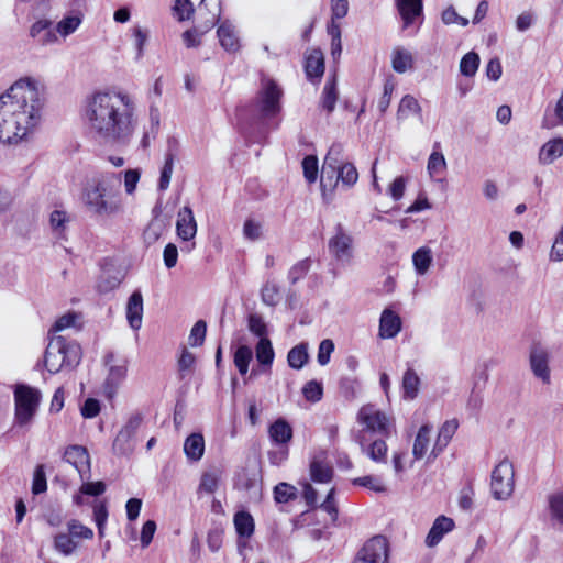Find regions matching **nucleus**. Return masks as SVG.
Listing matches in <instances>:
<instances>
[{"mask_svg": "<svg viewBox=\"0 0 563 563\" xmlns=\"http://www.w3.org/2000/svg\"><path fill=\"white\" fill-rule=\"evenodd\" d=\"M86 118L95 139L110 146L128 144L137 123L132 97L114 89L92 95L87 101Z\"/></svg>", "mask_w": 563, "mask_h": 563, "instance_id": "obj_1", "label": "nucleus"}, {"mask_svg": "<svg viewBox=\"0 0 563 563\" xmlns=\"http://www.w3.org/2000/svg\"><path fill=\"white\" fill-rule=\"evenodd\" d=\"M42 108L35 84L19 80L0 96V142H20L35 126Z\"/></svg>", "mask_w": 563, "mask_h": 563, "instance_id": "obj_2", "label": "nucleus"}, {"mask_svg": "<svg viewBox=\"0 0 563 563\" xmlns=\"http://www.w3.org/2000/svg\"><path fill=\"white\" fill-rule=\"evenodd\" d=\"M121 173H101L82 189V203L87 211L99 219H111L123 211Z\"/></svg>", "mask_w": 563, "mask_h": 563, "instance_id": "obj_3", "label": "nucleus"}, {"mask_svg": "<svg viewBox=\"0 0 563 563\" xmlns=\"http://www.w3.org/2000/svg\"><path fill=\"white\" fill-rule=\"evenodd\" d=\"M81 360V347L63 335L48 336V344L44 354L46 369L56 374L63 368H75Z\"/></svg>", "mask_w": 563, "mask_h": 563, "instance_id": "obj_4", "label": "nucleus"}, {"mask_svg": "<svg viewBox=\"0 0 563 563\" xmlns=\"http://www.w3.org/2000/svg\"><path fill=\"white\" fill-rule=\"evenodd\" d=\"M14 398L15 422L21 427L30 424L37 410L41 393L29 386H18Z\"/></svg>", "mask_w": 563, "mask_h": 563, "instance_id": "obj_5", "label": "nucleus"}, {"mask_svg": "<svg viewBox=\"0 0 563 563\" xmlns=\"http://www.w3.org/2000/svg\"><path fill=\"white\" fill-rule=\"evenodd\" d=\"M492 494L497 500H507L514 493L515 471L508 459L501 460L492 472Z\"/></svg>", "mask_w": 563, "mask_h": 563, "instance_id": "obj_6", "label": "nucleus"}, {"mask_svg": "<svg viewBox=\"0 0 563 563\" xmlns=\"http://www.w3.org/2000/svg\"><path fill=\"white\" fill-rule=\"evenodd\" d=\"M282 96L283 91L274 80L263 82L254 104L262 119L273 118L280 111Z\"/></svg>", "mask_w": 563, "mask_h": 563, "instance_id": "obj_7", "label": "nucleus"}, {"mask_svg": "<svg viewBox=\"0 0 563 563\" xmlns=\"http://www.w3.org/2000/svg\"><path fill=\"white\" fill-rule=\"evenodd\" d=\"M357 421L365 426L363 434L365 435V431L377 432L383 435L389 434V419L388 417L376 409L374 405H365L363 406L357 413Z\"/></svg>", "mask_w": 563, "mask_h": 563, "instance_id": "obj_8", "label": "nucleus"}, {"mask_svg": "<svg viewBox=\"0 0 563 563\" xmlns=\"http://www.w3.org/2000/svg\"><path fill=\"white\" fill-rule=\"evenodd\" d=\"M387 540L382 536H377L369 539L363 545L352 563H387Z\"/></svg>", "mask_w": 563, "mask_h": 563, "instance_id": "obj_9", "label": "nucleus"}, {"mask_svg": "<svg viewBox=\"0 0 563 563\" xmlns=\"http://www.w3.org/2000/svg\"><path fill=\"white\" fill-rule=\"evenodd\" d=\"M334 230V235L329 240V251L336 261L350 263L353 256V238L341 223H338Z\"/></svg>", "mask_w": 563, "mask_h": 563, "instance_id": "obj_10", "label": "nucleus"}, {"mask_svg": "<svg viewBox=\"0 0 563 563\" xmlns=\"http://www.w3.org/2000/svg\"><path fill=\"white\" fill-rule=\"evenodd\" d=\"M343 152V146L340 143H334L329 148L321 169L320 184L322 189L327 186L332 187L336 169L344 164Z\"/></svg>", "mask_w": 563, "mask_h": 563, "instance_id": "obj_11", "label": "nucleus"}, {"mask_svg": "<svg viewBox=\"0 0 563 563\" xmlns=\"http://www.w3.org/2000/svg\"><path fill=\"white\" fill-rule=\"evenodd\" d=\"M103 360L104 364L109 366V373L104 382V391L111 398L117 393L119 385L124 380L128 365L125 360L115 363L113 353L106 354Z\"/></svg>", "mask_w": 563, "mask_h": 563, "instance_id": "obj_12", "label": "nucleus"}, {"mask_svg": "<svg viewBox=\"0 0 563 563\" xmlns=\"http://www.w3.org/2000/svg\"><path fill=\"white\" fill-rule=\"evenodd\" d=\"M63 459L75 467L81 479L90 473V456L85 446L78 444L67 446Z\"/></svg>", "mask_w": 563, "mask_h": 563, "instance_id": "obj_13", "label": "nucleus"}, {"mask_svg": "<svg viewBox=\"0 0 563 563\" xmlns=\"http://www.w3.org/2000/svg\"><path fill=\"white\" fill-rule=\"evenodd\" d=\"M176 232L183 241H191L197 234V222L192 209L185 206L179 209L176 221Z\"/></svg>", "mask_w": 563, "mask_h": 563, "instance_id": "obj_14", "label": "nucleus"}, {"mask_svg": "<svg viewBox=\"0 0 563 563\" xmlns=\"http://www.w3.org/2000/svg\"><path fill=\"white\" fill-rule=\"evenodd\" d=\"M354 441L360 444L362 452L376 463H387V444L384 440H375L368 446L365 445V435L358 432L354 435Z\"/></svg>", "mask_w": 563, "mask_h": 563, "instance_id": "obj_15", "label": "nucleus"}, {"mask_svg": "<svg viewBox=\"0 0 563 563\" xmlns=\"http://www.w3.org/2000/svg\"><path fill=\"white\" fill-rule=\"evenodd\" d=\"M530 366L538 378L543 383H550V369L548 353L541 347H533L530 352Z\"/></svg>", "mask_w": 563, "mask_h": 563, "instance_id": "obj_16", "label": "nucleus"}, {"mask_svg": "<svg viewBox=\"0 0 563 563\" xmlns=\"http://www.w3.org/2000/svg\"><path fill=\"white\" fill-rule=\"evenodd\" d=\"M178 143L175 139H169L167 143V151L165 153L164 166L161 172L158 181L159 190H166L169 186L172 174L174 170V162L177 155Z\"/></svg>", "mask_w": 563, "mask_h": 563, "instance_id": "obj_17", "label": "nucleus"}, {"mask_svg": "<svg viewBox=\"0 0 563 563\" xmlns=\"http://www.w3.org/2000/svg\"><path fill=\"white\" fill-rule=\"evenodd\" d=\"M401 330L400 317L390 309L382 312L379 320V336L383 339L395 338Z\"/></svg>", "mask_w": 563, "mask_h": 563, "instance_id": "obj_18", "label": "nucleus"}, {"mask_svg": "<svg viewBox=\"0 0 563 563\" xmlns=\"http://www.w3.org/2000/svg\"><path fill=\"white\" fill-rule=\"evenodd\" d=\"M217 35L221 47L227 52L236 53L240 49V41L235 27L231 22H222L217 30Z\"/></svg>", "mask_w": 563, "mask_h": 563, "instance_id": "obj_19", "label": "nucleus"}, {"mask_svg": "<svg viewBox=\"0 0 563 563\" xmlns=\"http://www.w3.org/2000/svg\"><path fill=\"white\" fill-rule=\"evenodd\" d=\"M453 528H454L453 519L445 517V516L438 517L434 520L429 533L427 534L426 544L429 548L435 547L437 544L440 543V541L442 540L444 534L452 531Z\"/></svg>", "mask_w": 563, "mask_h": 563, "instance_id": "obj_20", "label": "nucleus"}, {"mask_svg": "<svg viewBox=\"0 0 563 563\" xmlns=\"http://www.w3.org/2000/svg\"><path fill=\"white\" fill-rule=\"evenodd\" d=\"M143 317V297L142 294L136 290L134 291L126 303V319L129 325L133 330H139L142 325Z\"/></svg>", "mask_w": 563, "mask_h": 563, "instance_id": "obj_21", "label": "nucleus"}, {"mask_svg": "<svg viewBox=\"0 0 563 563\" xmlns=\"http://www.w3.org/2000/svg\"><path fill=\"white\" fill-rule=\"evenodd\" d=\"M395 2L405 27H408L417 16L422 14V0H395Z\"/></svg>", "mask_w": 563, "mask_h": 563, "instance_id": "obj_22", "label": "nucleus"}, {"mask_svg": "<svg viewBox=\"0 0 563 563\" xmlns=\"http://www.w3.org/2000/svg\"><path fill=\"white\" fill-rule=\"evenodd\" d=\"M563 155V139L558 137L548 141L541 147L539 152V163L542 165H549L554 162L555 158Z\"/></svg>", "mask_w": 563, "mask_h": 563, "instance_id": "obj_23", "label": "nucleus"}, {"mask_svg": "<svg viewBox=\"0 0 563 563\" xmlns=\"http://www.w3.org/2000/svg\"><path fill=\"white\" fill-rule=\"evenodd\" d=\"M184 452L191 461H199L205 452V439L201 433H191L184 443Z\"/></svg>", "mask_w": 563, "mask_h": 563, "instance_id": "obj_24", "label": "nucleus"}, {"mask_svg": "<svg viewBox=\"0 0 563 563\" xmlns=\"http://www.w3.org/2000/svg\"><path fill=\"white\" fill-rule=\"evenodd\" d=\"M338 98H339V92H338V88H336V76L333 75L330 78H328V80L323 87V91H322V96H321L322 109H324L328 113H331L335 108Z\"/></svg>", "mask_w": 563, "mask_h": 563, "instance_id": "obj_25", "label": "nucleus"}, {"mask_svg": "<svg viewBox=\"0 0 563 563\" xmlns=\"http://www.w3.org/2000/svg\"><path fill=\"white\" fill-rule=\"evenodd\" d=\"M420 377L413 368H407L402 376L404 398L408 400L415 399L419 394Z\"/></svg>", "mask_w": 563, "mask_h": 563, "instance_id": "obj_26", "label": "nucleus"}, {"mask_svg": "<svg viewBox=\"0 0 563 563\" xmlns=\"http://www.w3.org/2000/svg\"><path fill=\"white\" fill-rule=\"evenodd\" d=\"M309 361L308 343L301 342L294 346L287 355L289 367L294 369H301Z\"/></svg>", "mask_w": 563, "mask_h": 563, "instance_id": "obj_27", "label": "nucleus"}, {"mask_svg": "<svg viewBox=\"0 0 563 563\" xmlns=\"http://www.w3.org/2000/svg\"><path fill=\"white\" fill-rule=\"evenodd\" d=\"M306 74L308 78H320L324 73V58L319 49H314L306 59Z\"/></svg>", "mask_w": 563, "mask_h": 563, "instance_id": "obj_28", "label": "nucleus"}, {"mask_svg": "<svg viewBox=\"0 0 563 563\" xmlns=\"http://www.w3.org/2000/svg\"><path fill=\"white\" fill-rule=\"evenodd\" d=\"M431 431L432 428L429 424H423L419 429L412 448V454L416 460H420L426 455L430 443Z\"/></svg>", "mask_w": 563, "mask_h": 563, "instance_id": "obj_29", "label": "nucleus"}, {"mask_svg": "<svg viewBox=\"0 0 563 563\" xmlns=\"http://www.w3.org/2000/svg\"><path fill=\"white\" fill-rule=\"evenodd\" d=\"M269 437L274 442L285 444L292 438V429L288 422L278 419L269 427Z\"/></svg>", "mask_w": 563, "mask_h": 563, "instance_id": "obj_30", "label": "nucleus"}, {"mask_svg": "<svg viewBox=\"0 0 563 563\" xmlns=\"http://www.w3.org/2000/svg\"><path fill=\"white\" fill-rule=\"evenodd\" d=\"M234 527L240 538L249 539L254 533V519L246 511L234 515Z\"/></svg>", "mask_w": 563, "mask_h": 563, "instance_id": "obj_31", "label": "nucleus"}, {"mask_svg": "<svg viewBox=\"0 0 563 563\" xmlns=\"http://www.w3.org/2000/svg\"><path fill=\"white\" fill-rule=\"evenodd\" d=\"M412 263L417 274L424 275L432 264V251L428 246L419 247L412 255Z\"/></svg>", "mask_w": 563, "mask_h": 563, "instance_id": "obj_32", "label": "nucleus"}, {"mask_svg": "<svg viewBox=\"0 0 563 563\" xmlns=\"http://www.w3.org/2000/svg\"><path fill=\"white\" fill-rule=\"evenodd\" d=\"M256 360L261 365L271 366L274 361V349L268 338H262L258 340L255 346Z\"/></svg>", "mask_w": 563, "mask_h": 563, "instance_id": "obj_33", "label": "nucleus"}, {"mask_svg": "<svg viewBox=\"0 0 563 563\" xmlns=\"http://www.w3.org/2000/svg\"><path fill=\"white\" fill-rule=\"evenodd\" d=\"M413 59L411 53L404 48H396L391 56V66L396 73L404 74L412 68Z\"/></svg>", "mask_w": 563, "mask_h": 563, "instance_id": "obj_34", "label": "nucleus"}, {"mask_svg": "<svg viewBox=\"0 0 563 563\" xmlns=\"http://www.w3.org/2000/svg\"><path fill=\"white\" fill-rule=\"evenodd\" d=\"M332 467L322 461L313 460L310 464V476L313 482L329 483L332 479Z\"/></svg>", "mask_w": 563, "mask_h": 563, "instance_id": "obj_35", "label": "nucleus"}, {"mask_svg": "<svg viewBox=\"0 0 563 563\" xmlns=\"http://www.w3.org/2000/svg\"><path fill=\"white\" fill-rule=\"evenodd\" d=\"M134 437L122 430L119 431L112 444L113 452L118 455L131 454L134 450Z\"/></svg>", "mask_w": 563, "mask_h": 563, "instance_id": "obj_36", "label": "nucleus"}, {"mask_svg": "<svg viewBox=\"0 0 563 563\" xmlns=\"http://www.w3.org/2000/svg\"><path fill=\"white\" fill-rule=\"evenodd\" d=\"M253 358V351L247 345H240L233 357V362L239 373L244 376L249 371V365Z\"/></svg>", "mask_w": 563, "mask_h": 563, "instance_id": "obj_37", "label": "nucleus"}, {"mask_svg": "<svg viewBox=\"0 0 563 563\" xmlns=\"http://www.w3.org/2000/svg\"><path fill=\"white\" fill-rule=\"evenodd\" d=\"M409 113L420 114L421 106L413 96L406 95L401 98L398 106L397 120H405Z\"/></svg>", "mask_w": 563, "mask_h": 563, "instance_id": "obj_38", "label": "nucleus"}, {"mask_svg": "<svg viewBox=\"0 0 563 563\" xmlns=\"http://www.w3.org/2000/svg\"><path fill=\"white\" fill-rule=\"evenodd\" d=\"M334 179H336V181H333L332 186L341 180L343 185L351 187L357 181L358 173L352 163H344L340 168L336 169Z\"/></svg>", "mask_w": 563, "mask_h": 563, "instance_id": "obj_39", "label": "nucleus"}, {"mask_svg": "<svg viewBox=\"0 0 563 563\" xmlns=\"http://www.w3.org/2000/svg\"><path fill=\"white\" fill-rule=\"evenodd\" d=\"M479 66V56L475 52L465 54L460 62V71L465 77H474Z\"/></svg>", "mask_w": 563, "mask_h": 563, "instance_id": "obj_40", "label": "nucleus"}, {"mask_svg": "<svg viewBox=\"0 0 563 563\" xmlns=\"http://www.w3.org/2000/svg\"><path fill=\"white\" fill-rule=\"evenodd\" d=\"M457 421L456 420H449L443 423L439 431L438 440L435 443V446L433 449V452L437 448L441 451L442 448L446 446L449 441L452 439L453 434L455 433L457 429Z\"/></svg>", "mask_w": 563, "mask_h": 563, "instance_id": "obj_41", "label": "nucleus"}, {"mask_svg": "<svg viewBox=\"0 0 563 563\" xmlns=\"http://www.w3.org/2000/svg\"><path fill=\"white\" fill-rule=\"evenodd\" d=\"M54 548L64 555H70L77 548V542L69 533H58L54 538Z\"/></svg>", "mask_w": 563, "mask_h": 563, "instance_id": "obj_42", "label": "nucleus"}, {"mask_svg": "<svg viewBox=\"0 0 563 563\" xmlns=\"http://www.w3.org/2000/svg\"><path fill=\"white\" fill-rule=\"evenodd\" d=\"M68 533L75 539H86L90 540L93 538V531L89 527L82 525L80 521L76 519H71L67 522Z\"/></svg>", "mask_w": 563, "mask_h": 563, "instance_id": "obj_43", "label": "nucleus"}, {"mask_svg": "<svg viewBox=\"0 0 563 563\" xmlns=\"http://www.w3.org/2000/svg\"><path fill=\"white\" fill-rule=\"evenodd\" d=\"M247 329L251 333L262 338H267V324L258 313H250L247 317Z\"/></svg>", "mask_w": 563, "mask_h": 563, "instance_id": "obj_44", "label": "nucleus"}, {"mask_svg": "<svg viewBox=\"0 0 563 563\" xmlns=\"http://www.w3.org/2000/svg\"><path fill=\"white\" fill-rule=\"evenodd\" d=\"M548 501L552 518L563 525V492L551 494Z\"/></svg>", "mask_w": 563, "mask_h": 563, "instance_id": "obj_45", "label": "nucleus"}, {"mask_svg": "<svg viewBox=\"0 0 563 563\" xmlns=\"http://www.w3.org/2000/svg\"><path fill=\"white\" fill-rule=\"evenodd\" d=\"M354 485L366 487L375 493H385L386 486L378 476L367 475L353 481Z\"/></svg>", "mask_w": 563, "mask_h": 563, "instance_id": "obj_46", "label": "nucleus"}, {"mask_svg": "<svg viewBox=\"0 0 563 563\" xmlns=\"http://www.w3.org/2000/svg\"><path fill=\"white\" fill-rule=\"evenodd\" d=\"M427 169L431 177L443 173L446 169V161L444 155L441 152H432L428 159Z\"/></svg>", "mask_w": 563, "mask_h": 563, "instance_id": "obj_47", "label": "nucleus"}, {"mask_svg": "<svg viewBox=\"0 0 563 563\" xmlns=\"http://www.w3.org/2000/svg\"><path fill=\"white\" fill-rule=\"evenodd\" d=\"M80 23L81 19L79 15L66 16L57 23L56 31L65 37L74 33Z\"/></svg>", "mask_w": 563, "mask_h": 563, "instance_id": "obj_48", "label": "nucleus"}, {"mask_svg": "<svg viewBox=\"0 0 563 563\" xmlns=\"http://www.w3.org/2000/svg\"><path fill=\"white\" fill-rule=\"evenodd\" d=\"M274 498L279 504L288 503L296 498V488L287 483H279L274 488Z\"/></svg>", "mask_w": 563, "mask_h": 563, "instance_id": "obj_49", "label": "nucleus"}, {"mask_svg": "<svg viewBox=\"0 0 563 563\" xmlns=\"http://www.w3.org/2000/svg\"><path fill=\"white\" fill-rule=\"evenodd\" d=\"M310 269V261L308 258L297 262L288 272V279L290 284L295 285L302 279Z\"/></svg>", "mask_w": 563, "mask_h": 563, "instance_id": "obj_50", "label": "nucleus"}, {"mask_svg": "<svg viewBox=\"0 0 563 563\" xmlns=\"http://www.w3.org/2000/svg\"><path fill=\"white\" fill-rule=\"evenodd\" d=\"M206 332L207 323L203 320L197 321L190 331L189 344L194 347L202 345L205 342Z\"/></svg>", "mask_w": 563, "mask_h": 563, "instance_id": "obj_51", "label": "nucleus"}, {"mask_svg": "<svg viewBox=\"0 0 563 563\" xmlns=\"http://www.w3.org/2000/svg\"><path fill=\"white\" fill-rule=\"evenodd\" d=\"M302 169L307 181L314 183L318 177V158L313 155L306 156L302 159Z\"/></svg>", "mask_w": 563, "mask_h": 563, "instance_id": "obj_52", "label": "nucleus"}, {"mask_svg": "<svg viewBox=\"0 0 563 563\" xmlns=\"http://www.w3.org/2000/svg\"><path fill=\"white\" fill-rule=\"evenodd\" d=\"M69 222V216L63 210H54L49 217V223L54 232L62 234L66 224Z\"/></svg>", "mask_w": 563, "mask_h": 563, "instance_id": "obj_53", "label": "nucleus"}, {"mask_svg": "<svg viewBox=\"0 0 563 563\" xmlns=\"http://www.w3.org/2000/svg\"><path fill=\"white\" fill-rule=\"evenodd\" d=\"M77 319V314L74 312L66 313L62 317H59L54 325L48 331V336L57 335L56 333L68 329L75 324V321Z\"/></svg>", "mask_w": 563, "mask_h": 563, "instance_id": "obj_54", "label": "nucleus"}, {"mask_svg": "<svg viewBox=\"0 0 563 563\" xmlns=\"http://www.w3.org/2000/svg\"><path fill=\"white\" fill-rule=\"evenodd\" d=\"M262 301L267 306H275L279 300V289L275 284L266 283L261 290Z\"/></svg>", "mask_w": 563, "mask_h": 563, "instance_id": "obj_55", "label": "nucleus"}, {"mask_svg": "<svg viewBox=\"0 0 563 563\" xmlns=\"http://www.w3.org/2000/svg\"><path fill=\"white\" fill-rule=\"evenodd\" d=\"M173 11L179 21L189 20L194 13L192 2L190 0H176Z\"/></svg>", "mask_w": 563, "mask_h": 563, "instance_id": "obj_56", "label": "nucleus"}, {"mask_svg": "<svg viewBox=\"0 0 563 563\" xmlns=\"http://www.w3.org/2000/svg\"><path fill=\"white\" fill-rule=\"evenodd\" d=\"M47 483L44 471V465H37L33 474L32 493L34 495L46 492Z\"/></svg>", "mask_w": 563, "mask_h": 563, "instance_id": "obj_57", "label": "nucleus"}, {"mask_svg": "<svg viewBox=\"0 0 563 563\" xmlns=\"http://www.w3.org/2000/svg\"><path fill=\"white\" fill-rule=\"evenodd\" d=\"M334 351V343L330 339H324L320 342L318 349L317 361L321 366H325L330 362L331 354Z\"/></svg>", "mask_w": 563, "mask_h": 563, "instance_id": "obj_58", "label": "nucleus"}, {"mask_svg": "<svg viewBox=\"0 0 563 563\" xmlns=\"http://www.w3.org/2000/svg\"><path fill=\"white\" fill-rule=\"evenodd\" d=\"M322 385L317 380L308 382L302 388L305 398L312 402L319 401L322 398Z\"/></svg>", "mask_w": 563, "mask_h": 563, "instance_id": "obj_59", "label": "nucleus"}, {"mask_svg": "<svg viewBox=\"0 0 563 563\" xmlns=\"http://www.w3.org/2000/svg\"><path fill=\"white\" fill-rule=\"evenodd\" d=\"M394 90H395L394 81L391 79H387L384 84L383 95L380 96L378 103H377V108L382 114L387 111V109L390 104V101H391V95H393Z\"/></svg>", "mask_w": 563, "mask_h": 563, "instance_id": "obj_60", "label": "nucleus"}, {"mask_svg": "<svg viewBox=\"0 0 563 563\" xmlns=\"http://www.w3.org/2000/svg\"><path fill=\"white\" fill-rule=\"evenodd\" d=\"M549 258L551 262L563 261V224L554 238Z\"/></svg>", "mask_w": 563, "mask_h": 563, "instance_id": "obj_61", "label": "nucleus"}, {"mask_svg": "<svg viewBox=\"0 0 563 563\" xmlns=\"http://www.w3.org/2000/svg\"><path fill=\"white\" fill-rule=\"evenodd\" d=\"M218 484L219 476L213 472H208L202 475L199 489L212 494L217 490Z\"/></svg>", "mask_w": 563, "mask_h": 563, "instance_id": "obj_62", "label": "nucleus"}, {"mask_svg": "<svg viewBox=\"0 0 563 563\" xmlns=\"http://www.w3.org/2000/svg\"><path fill=\"white\" fill-rule=\"evenodd\" d=\"M360 383L356 378L344 377L340 382V388L346 398L355 397Z\"/></svg>", "mask_w": 563, "mask_h": 563, "instance_id": "obj_63", "label": "nucleus"}, {"mask_svg": "<svg viewBox=\"0 0 563 563\" xmlns=\"http://www.w3.org/2000/svg\"><path fill=\"white\" fill-rule=\"evenodd\" d=\"M243 233L246 239L255 241L261 238L262 227L253 220H246L243 225Z\"/></svg>", "mask_w": 563, "mask_h": 563, "instance_id": "obj_64", "label": "nucleus"}]
</instances>
